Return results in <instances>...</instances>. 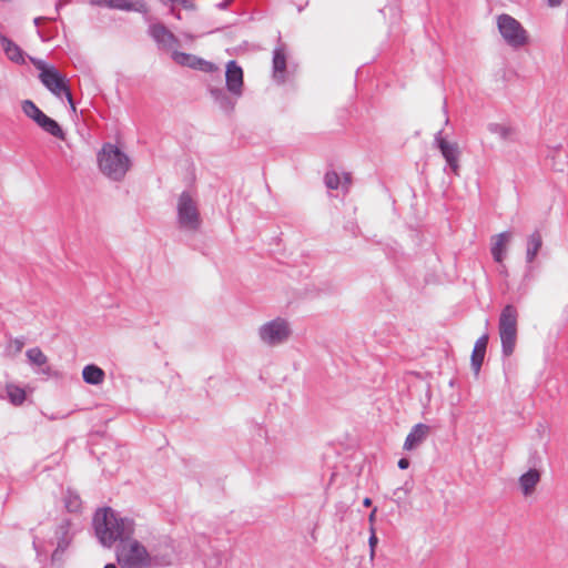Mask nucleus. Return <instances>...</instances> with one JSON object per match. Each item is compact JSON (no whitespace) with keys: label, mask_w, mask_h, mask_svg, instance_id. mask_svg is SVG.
<instances>
[{"label":"nucleus","mask_w":568,"mask_h":568,"mask_svg":"<svg viewBox=\"0 0 568 568\" xmlns=\"http://www.w3.org/2000/svg\"><path fill=\"white\" fill-rule=\"evenodd\" d=\"M1 43H2V48L7 54V57L13 61V62H17V63H23L24 62V58H23V54H22V51L20 50V48L13 43L11 40L2 37L1 38Z\"/></svg>","instance_id":"nucleus-18"},{"label":"nucleus","mask_w":568,"mask_h":568,"mask_svg":"<svg viewBox=\"0 0 568 568\" xmlns=\"http://www.w3.org/2000/svg\"><path fill=\"white\" fill-rule=\"evenodd\" d=\"M22 111L27 116L32 119L41 129L51 135L64 140L65 134L60 125L51 118L45 115L32 101L26 100L22 102Z\"/></svg>","instance_id":"nucleus-8"},{"label":"nucleus","mask_w":568,"mask_h":568,"mask_svg":"<svg viewBox=\"0 0 568 568\" xmlns=\"http://www.w3.org/2000/svg\"><path fill=\"white\" fill-rule=\"evenodd\" d=\"M518 311L508 304L499 315L498 333L501 343L503 354L510 356L515 352L518 334Z\"/></svg>","instance_id":"nucleus-4"},{"label":"nucleus","mask_w":568,"mask_h":568,"mask_svg":"<svg viewBox=\"0 0 568 568\" xmlns=\"http://www.w3.org/2000/svg\"><path fill=\"white\" fill-rule=\"evenodd\" d=\"M104 568H116V567H115V565H113V564H109V565H106Z\"/></svg>","instance_id":"nucleus-34"},{"label":"nucleus","mask_w":568,"mask_h":568,"mask_svg":"<svg viewBox=\"0 0 568 568\" xmlns=\"http://www.w3.org/2000/svg\"><path fill=\"white\" fill-rule=\"evenodd\" d=\"M325 184L328 189L336 190L341 185V178L336 172L325 174Z\"/></svg>","instance_id":"nucleus-24"},{"label":"nucleus","mask_w":568,"mask_h":568,"mask_svg":"<svg viewBox=\"0 0 568 568\" xmlns=\"http://www.w3.org/2000/svg\"><path fill=\"white\" fill-rule=\"evenodd\" d=\"M363 504L365 507H369L372 505V499L366 497V498H364Z\"/></svg>","instance_id":"nucleus-32"},{"label":"nucleus","mask_w":568,"mask_h":568,"mask_svg":"<svg viewBox=\"0 0 568 568\" xmlns=\"http://www.w3.org/2000/svg\"><path fill=\"white\" fill-rule=\"evenodd\" d=\"M376 511H377V509H376V508H374V509L372 510V513L369 514V516H368V521H369V524H371V527H374V521H375Z\"/></svg>","instance_id":"nucleus-31"},{"label":"nucleus","mask_w":568,"mask_h":568,"mask_svg":"<svg viewBox=\"0 0 568 568\" xmlns=\"http://www.w3.org/2000/svg\"><path fill=\"white\" fill-rule=\"evenodd\" d=\"M488 334H484L476 341L474 345V349L471 353V366L476 375L479 373L480 367L483 365L488 344Z\"/></svg>","instance_id":"nucleus-16"},{"label":"nucleus","mask_w":568,"mask_h":568,"mask_svg":"<svg viewBox=\"0 0 568 568\" xmlns=\"http://www.w3.org/2000/svg\"><path fill=\"white\" fill-rule=\"evenodd\" d=\"M398 467L400 469H407L409 467V460L407 458H400L398 460Z\"/></svg>","instance_id":"nucleus-28"},{"label":"nucleus","mask_w":568,"mask_h":568,"mask_svg":"<svg viewBox=\"0 0 568 568\" xmlns=\"http://www.w3.org/2000/svg\"><path fill=\"white\" fill-rule=\"evenodd\" d=\"M510 239L509 232H503L491 237V255L495 262L503 264Z\"/></svg>","instance_id":"nucleus-15"},{"label":"nucleus","mask_w":568,"mask_h":568,"mask_svg":"<svg viewBox=\"0 0 568 568\" xmlns=\"http://www.w3.org/2000/svg\"><path fill=\"white\" fill-rule=\"evenodd\" d=\"M173 60L184 67H190L195 70L204 72H214L217 70L216 65L210 61H205L196 55L175 51L172 54Z\"/></svg>","instance_id":"nucleus-10"},{"label":"nucleus","mask_w":568,"mask_h":568,"mask_svg":"<svg viewBox=\"0 0 568 568\" xmlns=\"http://www.w3.org/2000/svg\"><path fill=\"white\" fill-rule=\"evenodd\" d=\"M27 357L37 366H42L47 363L48 358L39 347H33L27 351Z\"/></svg>","instance_id":"nucleus-23"},{"label":"nucleus","mask_w":568,"mask_h":568,"mask_svg":"<svg viewBox=\"0 0 568 568\" xmlns=\"http://www.w3.org/2000/svg\"><path fill=\"white\" fill-rule=\"evenodd\" d=\"M7 394L13 405H21L26 400L24 389L17 385H7Z\"/></svg>","instance_id":"nucleus-21"},{"label":"nucleus","mask_w":568,"mask_h":568,"mask_svg":"<svg viewBox=\"0 0 568 568\" xmlns=\"http://www.w3.org/2000/svg\"><path fill=\"white\" fill-rule=\"evenodd\" d=\"M68 547V542H60L57 549L52 554V560L58 561L62 559V556Z\"/></svg>","instance_id":"nucleus-26"},{"label":"nucleus","mask_w":568,"mask_h":568,"mask_svg":"<svg viewBox=\"0 0 568 568\" xmlns=\"http://www.w3.org/2000/svg\"><path fill=\"white\" fill-rule=\"evenodd\" d=\"M349 184H351V174L344 173L343 174V186H345L347 189Z\"/></svg>","instance_id":"nucleus-30"},{"label":"nucleus","mask_w":568,"mask_h":568,"mask_svg":"<svg viewBox=\"0 0 568 568\" xmlns=\"http://www.w3.org/2000/svg\"><path fill=\"white\" fill-rule=\"evenodd\" d=\"M564 0H547V4L550 7V8H557V7H560L562 4Z\"/></svg>","instance_id":"nucleus-29"},{"label":"nucleus","mask_w":568,"mask_h":568,"mask_svg":"<svg viewBox=\"0 0 568 568\" xmlns=\"http://www.w3.org/2000/svg\"><path fill=\"white\" fill-rule=\"evenodd\" d=\"M429 433L430 427L428 425L416 424L406 436L403 448L408 452L416 449L426 440Z\"/></svg>","instance_id":"nucleus-11"},{"label":"nucleus","mask_w":568,"mask_h":568,"mask_svg":"<svg viewBox=\"0 0 568 568\" xmlns=\"http://www.w3.org/2000/svg\"><path fill=\"white\" fill-rule=\"evenodd\" d=\"M116 560L121 568H148L151 556L146 548L134 539H123L116 548Z\"/></svg>","instance_id":"nucleus-5"},{"label":"nucleus","mask_w":568,"mask_h":568,"mask_svg":"<svg viewBox=\"0 0 568 568\" xmlns=\"http://www.w3.org/2000/svg\"><path fill=\"white\" fill-rule=\"evenodd\" d=\"M541 245H542L541 234L538 231H535L528 237V244H527V261L528 262H532L535 260Z\"/></svg>","instance_id":"nucleus-20"},{"label":"nucleus","mask_w":568,"mask_h":568,"mask_svg":"<svg viewBox=\"0 0 568 568\" xmlns=\"http://www.w3.org/2000/svg\"><path fill=\"white\" fill-rule=\"evenodd\" d=\"M98 163L102 173L113 180L122 179L130 168L129 158L111 143L102 146L98 153Z\"/></svg>","instance_id":"nucleus-2"},{"label":"nucleus","mask_w":568,"mask_h":568,"mask_svg":"<svg viewBox=\"0 0 568 568\" xmlns=\"http://www.w3.org/2000/svg\"><path fill=\"white\" fill-rule=\"evenodd\" d=\"M541 474L536 468H530L523 474L518 479V486L524 497H530L535 494L536 488L540 481Z\"/></svg>","instance_id":"nucleus-14"},{"label":"nucleus","mask_w":568,"mask_h":568,"mask_svg":"<svg viewBox=\"0 0 568 568\" xmlns=\"http://www.w3.org/2000/svg\"><path fill=\"white\" fill-rule=\"evenodd\" d=\"M93 521L98 538L106 547L112 546L119 538L133 532V521L118 518L111 508L98 510Z\"/></svg>","instance_id":"nucleus-1"},{"label":"nucleus","mask_w":568,"mask_h":568,"mask_svg":"<svg viewBox=\"0 0 568 568\" xmlns=\"http://www.w3.org/2000/svg\"><path fill=\"white\" fill-rule=\"evenodd\" d=\"M261 338L270 344L275 345L285 341L290 335V328L284 320L277 318L261 327Z\"/></svg>","instance_id":"nucleus-9"},{"label":"nucleus","mask_w":568,"mask_h":568,"mask_svg":"<svg viewBox=\"0 0 568 568\" xmlns=\"http://www.w3.org/2000/svg\"><path fill=\"white\" fill-rule=\"evenodd\" d=\"M178 217L181 227L196 231L201 225V217L195 201L189 193H182L178 201Z\"/></svg>","instance_id":"nucleus-7"},{"label":"nucleus","mask_w":568,"mask_h":568,"mask_svg":"<svg viewBox=\"0 0 568 568\" xmlns=\"http://www.w3.org/2000/svg\"><path fill=\"white\" fill-rule=\"evenodd\" d=\"M497 27L506 43L515 49L523 48L530 41L528 31L518 20L509 14L498 16Z\"/></svg>","instance_id":"nucleus-6"},{"label":"nucleus","mask_w":568,"mask_h":568,"mask_svg":"<svg viewBox=\"0 0 568 568\" xmlns=\"http://www.w3.org/2000/svg\"><path fill=\"white\" fill-rule=\"evenodd\" d=\"M9 348L13 349L14 353H20L23 348V342L20 339H13L10 342Z\"/></svg>","instance_id":"nucleus-27"},{"label":"nucleus","mask_w":568,"mask_h":568,"mask_svg":"<svg viewBox=\"0 0 568 568\" xmlns=\"http://www.w3.org/2000/svg\"><path fill=\"white\" fill-rule=\"evenodd\" d=\"M369 530H371V536H369V539H368L369 549H371L369 557L373 560L374 557H375V548H376V545L378 542V538L376 536L374 527H371Z\"/></svg>","instance_id":"nucleus-25"},{"label":"nucleus","mask_w":568,"mask_h":568,"mask_svg":"<svg viewBox=\"0 0 568 568\" xmlns=\"http://www.w3.org/2000/svg\"><path fill=\"white\" fill-rule=\"evenodd\" d=\"M273 68L274 77L282 81L286 69V57L283 49H276L274 51Z\"/></svg>","instance_id":"nucleus-19"},{"label":"nucleus","mask_w":568,"mask_h":568,"mask_svg":"<svg viewBox=\"0 0 568 568\" xmlns=\"http://www.w3.org/2000/svg\"><path fill=\"white\" fill-rule=\"evenodd\" d=\"M152 37L160 42H168L173 38L172 33L162 24L151 27Z\"/></svg>","instance_id":"nucleus-22"},{"label":"nucleus","mask_w":568,"mask_h":568,"mask_svg":"<svg viewBox=\"0 0 568 568\" xmlns=\"http://www.w3.org/2000/svg\"><path fill=\"white\" fill-rule=\"evenodd\" d=\"M119 2L114 3L113 6L114 7H118V8H123V4H122V1L123 0H118Z\"/></svg>","instance_id":"nucleus-33"},{"label":"nucleus","mask_w":568,"mask_h":568,"mask_svg":"<svg viewBox=\"0 0 568 568\" xmlns=\"http://www.w3.org/2000/svg\"><path fill=\"white\" fill-rule=\"evenodd\" d=\"M34 67L40 71L39 78L42 84L55 97L64 95L70 104L72 112H75V105L72 94L67 83V79L53 67L42 60L31 59Z\"/></svg>","instance_id":"nucleus-3"},{"label":"nucleus","mask_w":568,"mask_h":568,"mask_svg":"<svg viewBox=\"0 0 568 568\" xmlns=\"http://www.w3.org/2000/svg\"><path fill=\"white\" fill-rule=\"evenodd\" d=\"M438 146L447 164L450 166L452 171L457 175L459 171L458 158L460 154L458 144L455 142H448L445 139H439Z\"/></svg>","instance_id":"nucleus-13"},{"label":"nucleus","mask_w":568,"mask_h":568,"mask_svg":"<svg viewBox=\"0 0 568 568\" xmlns=\"http://www.w3.org/2000/svg\"><path fill=\"white\" fill-rule=\"evenodd\" d=\"M226 87L234 94H241L243 87V70L235 61H230L226 65Z\"/></svg>","instance_id":"nucleus-12"},{"label":"nucleus","mask_w":568,"mask_h":568,"mask_svg":"<svg viewBox=\"0 0 568 568\" xmlns=\"http://www.w3.org/2000/svg\"><path fill=\"white\" fill-rule=\"evenodd\" d=\"M82 377L88 384L99 385L104 381V372L95 365H87L82 371Z\"/></svg>","instance_id":"nucleus-17"}]
</instances>
